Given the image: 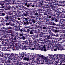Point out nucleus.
Listing matches in <instances>:
<instances>
[{
    "instance_id": "36",
    "label": "nucleus",
    "mask_w": 65,
    "mask_h": 65,
    "mask_svg": "<svg viewBox=\"0 0 65 65\" xmlns=\"http://www.w3.org/2000/svg\"><path fill=\"white\" fill-rule=\"evenodd\" d=\"M18 2V0H13V2L12 3V4H15L17 3Z\"/></svg>"
},
{
    "instance_id": "41",
    "label": "nucleus",
    "mask_w": 65,
    "mask_h": 65,
    "mask_svg": "<svg viewBox=\"0 0 65 65\" xmlns=\"http://www.w3.org/2000/svg\"><path fill=\"white\" fill-rule=\"evenodd\" d=\"M36 33H37L38 35H39L40 34H41L42 33H43L41 32L40 31H35Z\"/></svg>"
},
{
    "instance_id": "52",
    "label": "nucleus",
    "mask_w": 65,
    "mask_h": 65,
    "mask_svg": "<svg viewBox=\"0 0 65 65\" xmlns=\"http://www.w3.org/2000/svg\"><path fill=\"white\" fill-rule=\"evenodd\" d=\"M29 33L31 34H33L34 33V30L33 29L31 30Z\"/></svg>"
},
{
    "instance_id": "19",
    "label": "nucleus",
    "mask_w": 65,
    "mask_h": 65,
    "mask_svg": "<svg viewBox=\"0 0 65 65\" xmlns=\"http://www.w3.org/2000/svg\"><path fill=\"white\" fill-rule=\"evenodd\" d=\"M51 51H57L58 50V48L56 46H53L52 47V48L51 49Z\"/></svg>"
},
{
    "instance_id": "1",
    "label": "nucleus",
    "mask_w": 65,
    "mask_h": 65,
    "mask_svg": "<svg viewBox=\"0 0 65 65\" xmlns=\"http://www.w3.org/2000/svg\"><path fill=\"white\" fill-rule=\"evenodd\" d=\"M12 17L11 16L7 15L4 18L5 20L3 18H2V21H3L5 22H6V23H8L9 22H11L13 19Z\"/></svg>"
},
{
    "instance_id": "9",
    "label": "nucleus",
    "mask_w": 65,
    "mask_h": 65,
    "mask_svg": "<svg viewBox=\"0 0 65 65\" xmlns=\"http://www.w3.org/2000/svg\"><path fill=\"white\" fill-rule=\"evenodd\" d=\"M10 39L11 42H15V40H17V36H14L12 37H11V38H10Z\"/></svg>"
},
{
    "instance_id": "17",
    "label": "nucleus",
    "mask_w": 65,
    "mask_h": 65,
    "mask_svg": "<svg viewBox=\"0 0 65 65\" xmlns=\"http://www.w3.org/2000/svg\"><path fill=\"white\" fill-rule=\"evenodd\" d=\"M53 64L54 65H59V62L58 60H55L53 62Z\"/></svg>"
},
{
    "instance_id": "60",
    "label": "nucleus",
    "mask_w": 65,
    "mask_h": 65,
    "mask_svg": "<svg viewBox=\"0 0 65 65\" xmlns=\"http://www.w3.org/2000/svg\"><path fill=\"white\" fill-rule=\"evenodd\" d=\"M22 6L21 7V6H19V11L20 12V11H22Z\"/></svg>"
},
{
    "instance_id": "23",
    "label": "nucleus",
    "mask_w": 65,
    "mask_h": 65,
    "mask_svg": "<svg viewBox=\"0 0 65 65\" xmlns=\"http://www.w3.org/2000/svg\"><path fill=\"white\" fill-rule=\"evenodd\" d=\"M42 24H41V26H43V27H41V30L42 29H43V30H46V26H45L44 25V23H42Z\"/></svg>"
},
{
    "instance_id": "11",
    "label": "nucleus",
    "mask_w": 65,
    "mask_h": 65,
    "mask_svg": "<svg viewBox=\"0 0 65 65\" xmlns=\"http://www.w3.org/2000/svg\"><path fill=\"white\" fill-rule=\"evenodd\" d=\"M46 24L47 25H52V26H53V25L55 26L56 25L55 22H51L50 21H46Z\"/></svg>"
},
{
    "instance_id": "48",
    "label": "nucleus",
    "mask_w": 65,
    "mask_h": 65,
    "mask_svg": "<svg viewBox=\"0 0 65 65\" xmlns=\"http://www.w3.org/2000/svg\"><path fill=\"white\" fill-rule=\"evenodd\" d=\"M15 59H19L20 58V56H19V55L18 54H15Z\"/></svg>"
},
{
    "instance_id": "54",
    "label": "nucleus",
    "mask_w": 65,
    "mask_h": 65,
    "mask_svg": "<svg viewBox=\"0 0 65 65\" xmlns=\"http://www.w3.org/2000/svg\"><path fill=\"white\" fill-rule=\"evenodd\" d=\"M14 35L13 34V33H12V34H9V38H10V37H12L13 36H14Z\"/></svg>"
},
{
    "instance_id": "15",
    "label": "nucleus",
    "mask_w": 65,
    "mask_h": 65,
    "mask_svg": "<svg viewBox=\"0 0 65 65\" xmlns=\"http://www.w3.org/2000/svg\"><path fill=\"white\" fill-rule=\"evenodd\" d=\"M62 13H61V12H60L59 11H58V12L56 13V14L57 15H58V16H60V18H62L63 17L62 16Z\"/></svg>"
},
{
    "instance_id": "42",
    "label": "nucleus",
    "mask_w": 65,
    "mask_h": 65,
    "mask_svg": "<svg viewBox=\"0 0 65 65\" xmlns=\"http://www.w3.org/2000/svg\"><path fill=\"white\" fill-rule=\"evenodd\" d=\"M11 11H12V12H13L14 11L16 10V9H15V7H14V6H13L12 8H11Z\"/></svg>"
},
{
    "instance_id": "25",
    "label": "nucleus",
    "mask_w": 65,
    "mask_h": 65,
    "mask_svg": "<svg viewBox=\"0 0 65 65\" xmlns=\"http://www.w3.org/2000/svg\"><path fill=\"white\" fill-rule=\"evenodd\" d=\"M37 19L38 20H44V17L43 16H42V18H40L38 15L37 17Z\"/></svg>"
},
{
    "instance_id": "16",
    "label": "nucleus",
    "mask_w": 65,
    "mask_h": 65,
    "mask_svg": "<svg viewBox=\"0 0 65 65\" xmlns=\"http://www.w3.org/2000/svg\"><path fill=\"white\" fill-rule=\"evenodd\" d=\"M54 8H55L54 9V8H52V9L54 10L55 12H58V10L59 11V9H58V6L55 5L54 6Z\"/></svg>"
},
{
    "instance_id": "31",
    "label": "nucleus",
    "mask_w": 65,
    "mask_h": 65,
    "mask_svg": "<svg viewBox=\"0 0 65 65\" xmlns=\"http://www.w3.org/2000/svg\"><path fill=\"white\" fill-rule=\"evenodd\" d=\"M20 45H18V46L17 45L15 46L16 51H18L19 50L20 48H20Z\"/></svg>"
},
{
    "instance_id": "4",
    "label": "nucleus",
    "mask_w": 65,
    "mask_h": 65,
    "mask_svg": "<svg viewBox=\"0 0 65 65\" xmlns=\"http://www.w3.org/2000/svg\"><path fill=\"white\" fill-rule=\"evenodd\" d=\"M31 46V44H26L24 46H23L22 47V50H29L30 48H28L27 47H30Z\"/></svg>"
},
{
    "instance_id": "44",
    "label": "nucleus",
    "mask_w": 65,
    "mask_h": 65,
    "mask_svg": "<svg viewBox=\"0 0 65 65\" xmlns=\"http://www.w3.org/2000/svg\"><path fill=\"white\" fill-rule=\"evenodd\" d=\"M53 35L54 36H55L56 37H59L60 36V35L58 33L54 34Z\"/></svg>"
},
{
    "instance_id": "27",
    "label": "nucleus",
    "mask_w": 65,
    "mask_h": 65,
    "mask_svg": "<svg viewBox=\"0 0 65 65\" xmlns=\"http://www.w3.org/2000/svg\"><path fill=\"white\" fill-rule=\"evenodd\" d=\"M50 14L51 16H53V17H55V12L52 11V10H51V11L50 12Z\"/></svg>"
},
{
    "instance_id": "14",
    "label": "nucleus",
    "mask_w": 65,
    "mask_h": 65,
    "mask_svg": "<svg viewBox=\"0 0 65 65\" xmlns=\"http://www.w3.org/2000/svg\"><path fill=\"white\" fill-rule=\"evenodd\" d=\"M11 8V7L9 5L5 6L4 9L5 10H9Z\"/></svg>"
},
{
    "instance_id": "57",
    "label": "nucleus",
    "mask_w": 65,
    "mask_h": 65,
    "mask_svg": "<svg viewBox=\"0 0 65 65\" xmlns=\"http://www.w3.org/2000/svg\"><path fill=\"white\" fill-rule=\"evenodd\" d=\"M44 34H45V35L44 36V37H45V38H46V37L48 35V33H45Z\"/></svg>"
},
{
    "instance_id": "24",
    "label": "nucleus",
    "mask_w": 65,
    "mask_h": 65,
    "mask_svg": "<svg viewBox=\"0 0 65 65\" xmlns=\"http://www.w3.org/2000/svg\"><path fill=\"white\" fill-rule=\"evenodd\" d=\"M11 48V46H8V47H6V51H9V52H10V49Z\"/></svg>"
},
{
    "instance_id": "64",
    "label": "nucleus",
    "mask_w": 65,
    "mask_h": 65,
    "mask_svg": "<svg viewBox=\"0 0 65 65\" xmlns=\"http://www.w3.org/2000/svg\"><path fill=\"white\" fill-rule=\"evenodd\" d=\"M18 65H24V63L21 62H19Z\"/></svg>"
},
{
    "instance_id": "21",
    "label": "nucleus",
    "mask_w": 65,
    "mask_h": 65,
    "mask_svg": "<svg viewBox=\"0 0 65 65\" xmlns=\"http://www.w3.org/2000/svg\"><path fill=\"white\" fill-rule=\"evenodd\" d=\"M38 4L39 5V6L42 5H43V0H38Z\"/></svg>"
},
{
    "instance_id": "10",
    "label": "nucleus",
    "mask_w": 65,
    "mask_h": 65,
    "mask_svg": "<svg viewBox=\"0 0 65 65\" xmlns=\"http://www.w3.org/2000/svg\"><path fill=\"white\" fill-rule=\"evenodd\" d=\"M51 21H55V22H57L59 21L58 18H57L56 16H53L51 19Z\"/></svg>"
},
{
    "instance_id": "29",
    "label": "nucleus",
    "mask_w": 65,
    "mask_h": 65,
    "mask_svg": "<svg viewBox=\"0 0 65 65\" xmlns=\"http://www.w3.org/2000/svg\"><path fill=\"white\" fill-rule=\"evenodd\" d=\"M0 43H1V44H3L4 45L5 44V46H7V45H6V42H5L4 41H0Z\"/></svg>"
},
{
    "instance_id": "37",
    "label": "nucleus",
    "mask_w": 65,
    "mask_h": 65,
    "mask_svg": "<svg viewBox=\"0 0 65 65\" xmlns=\"http://www.w3.org/2000/svg\"><path fill=\"white\" fill-rule=\"evenodd\" d=\"M44 34V33L42 32L38 35V37H42L43 36V34Z\"/></svg>"
},
{
    "instance_id": "30",
    "label": "nucleus",
    "mask_w": 65,
    "mask_h": 65,
    "mask_svg": "<svg viewBox=\"0 0 65 65\" xmlns=\"http://www.w3.org/2000/svg\"><path fill=\"white\" fill-rule=\"evenodd\" d=\"M14 60H13V61H14V64L15 65V64H17V65H18L19 64V62L17 61H16L15 60L16 59L15 58V59H13Z\"/></svg>"
},
{
    "instance_id": "12",
    "label": "nucleus",
    "mask_w": 65,
    "mask_h": 65,
    "mask_svg": "<svg viewBox=\"0 0 65 65\" xmlns=\"http://www.w3.org/2000/svg\"><path fill=\"white\" fill-rule=\"evenodd\" d=\"M24 12L23 14V16H24V17H27L28 16V12L26 11H25V10L22 11H20V13L21 12Z\"/></svg>"
},
{
    "instance_id": "51",
    "label": "nucleus",
    "mask_w": 65,
    "mask_h": 65,
    "mask_svg": "<svg viewBox=\"0 0 65 65\" xmlns=\"http://www.w3.org/2000/svg\"><path fill=\"white\" fill-rule=\"evenodd\" d=\"M4 57H9V53H5L3 55Z\"/></svg>"
},
{
    "instance_id": "34",
    "label": "nucleus",
    "mask_w": 65,
    "mask_h": 65,
    "mask_svg": "<svg viewBox=\"0 0 65 65\" xmlns=\"http://www.w3.org/2000/svg\"><path fill=\"white\" fill-rule=\"evenodd\" d=\"M13 31L11 29H8L7 31V33H10L11 34H12L13 33Z\"/></svg>"
},
{
    "instance_id": "56",
    "label": "nucleus",
    "mask_w": 65,
    "mask_h": 65,
    "mask_svg": "<svg viewBox=\"0 0 65 65\" xmlns=\"http://www.w3.org/2000/svg\"><path fill=\"white\" fill-rule=\"evenodd\" d=\"M6 47H2V51H6Z\"/></svg>"
},
{
    "instance_id": "61",
    "label": "nucleus",
    "mask_w": 65,
    "mask_h": 65,
    "mask_svg": "<svg viewBox=\"0 0 65 65\" xmlns=\"http://www.w3.org/2000/svg\"><path fill=\"white\" fill-rule=\"evenodd\" d=\"M50 45H52V43H49L48 44H47V46H47V48H50V46H51Z\"/></svg>"
},
{
    "instance_id": "53",
    "label": "nucleus",
    "mask_w": 65,
    "mask_h": 65,
    "mask_svg": "<svg viewBox=\"0 0 65 65\" xmlns=\"http://www.w3.org/2000/svg\"><path fill=\"white\" fill-rule=\"evenodd\" d=\"M51 36L52 37V36H51L50 34H49V35L46 37L47 39H51Z\"/></svg>"
},
{
    "instance_id": "55",
    "label": "nucleus",
    "mask_w": 65,
    "mask_h": 65,
    "mask_svg": "<svg viewBox=\"0 0 65 65\" xmlns=\"http://www.w3.org/2000/svg\"><path fill=\"white\" fill-rule=\"evenodd\" d=\"M59 10L62 11H63L64 10V9H63V8L62 7L59 8Z\"/></svg>"
},
{
    "instance_id": "63",
    "label": "nucleus",
    "mask_w": 65,
    "mask_h": 65,
    "mask_svg": "<svg viewBox=\"0 0 65 65\" xmlns=\"http://www.w3.org/2000/svg\"><path fill=\"white\" fill-rule=\"evenodd\" d=\"M12 50L13 51H16L15 47H13L12 46H11V50Z\"/></svg>"
},
{
    "instance_id": "62",
    "label": "nucleus",
    "mask_w": 65,
    "mask_h": 65,
    "mask_svg": "<svg viewBox=\"0 0 65 65\" xmlns=\"http://www.w3.org/2000/svg\"><path fill=\"white\" fill-rule=\"evenodd\" d=\"M26 38V36H23L21 37V39H23V40H25V38Z\"/></svg>"
},
{
    "instance_id": "5",
    "label": "nucleus",
    "mask_w": 65,
    "mask_h": 65,
    "mask_svg": "<svg viewBox=\"0 0 65 65\" xmlns=\"http://www.w3.org/2000/svg\"><path fill=\"white\" fill-rule=\"evenodd\" d=\"M42 24H43L42 22H37L36 24H34L35 28L36 29H38V28H41V26H40V25L41 26Z\"/></svg>"
},
{
    "instance_id": "6",
    "label": "nucleus",
    "mask_w": 65,
    "mask_h": 65,
    "mask_svg": "<svg viewBox=\"0 0 65 65\" xmlns=\"http://www.w3.org/2000/svg\"><path fill=\"white\" fill-rule=\"evenodd\" d=\"M45 45H41L40 47L39 48V50H40V51H44V52H46L47 50H46V48H45Z\"/></svg>"
},
{
    "instance_id": "45",
    "label": "nucleus",
    "mask_w": 65,
    "mask_h": 65,
    "mask_svg": "<svg viewBox=\"0 0 65 65\" xmlns=\"http://www.w3.org/2000/svg\"><path fill=\"white\" fill-rule=\"evenodd\" d=\"M30 58L29 57H25L23 58V60L25 61H28L29 60Z\"/></svg>"
},
{
    "instance_id": "18",
    "label": "nucleus",
    "mask_w": 65,
    "mask_h": 65,
    "mask_svg": "<svg viewBox=\"0 0 65 65\" xmlns=\"http://www.w3.org/2000/svg\"><path fill=\"white\" fill-rule=\"evenodd\" d=\"M19 57H20L21 58H23V57H24L25 55V52H24L23 53L20 54L19 53Z\"/></svg>"
},
{
    "instance_id": "43",
    "label": "nucleus",
    "mask_w": 65,
    "mask_h": 65,
    "mask_svg": "<svg viewBox=\"0 0 65 65\" xmlns=\"http://www.w3.org/2000/svg\"><path fill=\"white\" fill-rule=\"evenodd\" d=\"M11 62V60H10V59H9L8 60H6V63L7 64V63H10Z\"/></svg>"
},
{
    "instance_id": "35",
    "label": "nucleus",
    "mask_w": 65,
    "mask_h": 65,
    "mask_svg": "<svg viewBox=\"0 0 65 65\" xmlns=\"http://www.w3.org/2000/svg\"><path fill=\"white\" fill-rule=\"evenodd\" d=\"M32 20H35V19H36V18L34 16H33L32 15L29 17Z\"/></svg>"
},
{
    "instance_id": "22",
    "label": "nucleus",
    "mask_w": 65,
    "mask_h": 65,
    "mask_svg": "<svg viewBox=\"0 0 65 65\" xmlns=\"http://www.w3.org/2000/svg\"><path fill=\"white\" fill-rule=\"evenodd\" d=\"M8 37V36H5V35L3 36L2 37H1V38H0V40H5V38H7Z\"/></svg>"
},
{
    "instance_id": "8",
    "label": "nucleus",
    "mask_w": 65,
    "mask_h": 65,
    "mask_svg": "<svg viewBox=\"0 0 65 65\" xmlns=\"http://www.w3.org/2000/svg\"><path fill=\"white\" fill-rule=\"evenodd\" d=\"M15 54L13 53L9 54V57H11L12 59H13V60H15Z\"/></svg>"
},
{
    "instance_id": "33",
    "label": "nucleus",
    "mask_w": 65,
    "mask_h": 65,
    "mask_svg": "<svg viewBox=\"0 0 65 65\" xmlns=\"http://www.w3.org/2000/svg\"><path fill=\"white\" fill-rule=\"evenodd\" d=\"M18 5L16 6H14V7H15V9H16V10H18V9L17 8H19L20 7V6H21L22 5H19V4H18Z\"/></svg>"
},
{
    "instance_id": "32",
    "label": "nucleus",
    "mask_w": 65,
    "mask_h": 65,
    "mask_svg": "<svg viewBox=\"0 0 65 65\" xmlns=\"http://www.w3.org/2000/svg\"><path fill=\"white\" fill-rule=\"evenodd\" d=\"M4 31V29L1 28L0 29V35H1L2 34H3V31Z\"/></svg>"
},
{
    "instance_id": "7",
    "label": "nucleus",
    "mask_w": 65,
    "mask_h": 65,
    "mask_svg": "<svg viewBox=\"0 0 65 65\" xmlns=\"http://www.w3.org/2000/svg\"><path fill=\"white\" fill-rule=\"evenodd\" d=\"M55 25H53V26H52V29L53 30V31H54L56 30H57V29H58V26H60V25H59V24H56L55 23Z\"/></svg>"
},
{
    "instance_id": "49",
    "label": "nucleus",
    "mask_w": 65,
    "mask_h": 65,
    "mask_svg": "<svg viewBox=\"0 0 65 65\" xmlns=\"http://www.w3.org/2000/svg\"><path fill=\"white\" fill-rule=\"evenodd\" d=\"M6 13H7V12H6L5 11L4 13H2V14L0 15H1V16H4L5 15Z\"/></svg>"
},
{
    "instance_id": "38",
    "label": "nucleus",
    "mask_w": 65,
    "mask_h": 65,
    "mask_svg": "<svg viewBox=\"0 0 65 65\" xmlns=\"http://www.w3.org/2000/svg\"><path fill=\"white\" fill-rule=\"evenodd\" d=\"M61 37H62L61 38H62V39H64V38L65 37V35L64 34H61Z\"/></svg>"
},
{
    "instance_id": "13",
    "label": "nucleus",
    "mask_w": 65,
    "mask_h": 65,
    "mask_svg": "<svg viewBox=\"0 0 65 65\" xmlns=\"http://www.w3.org/2000/svg\"><path fill=\"white\" fill-rule=\"evenodd\" d=\"M39 56L41 58L42 60H45V61L46 62H48V60L47 59L46 57H44V56L43 55H39Z\"/></svg>"
},
{
    "instance_id": "26",
    "label": "nucleus",
    "mask_w": 65,
    "mask_h": 65,
    "mask_svg": "<svg viewBox=\"0 0 65 65\" xmlns=\"http://www.w3.org/2000/svg\"><path fill=\"white\" fill-rule=\"evenodd\" d=\"M25 30V28H22L21 29L20 28H18V30L19 31H20V32H24Z\"/></svg>"
},
{
    "instance_id": "59",
    "label": "nucleus",
    "mask_w": 65,
    "mask_h": 65,
    "mask_svg": "<svg viewBox=\"0 0 65 65\" xmlns=\"http://www.w3.org/2000/svg\"><path fill=\"white\" fill-rule=\"evenodd\" d=\"M19 36H22H22H23L24 35V33H20L19 34Z\"/></svg>"
},
{
    "instance_id": "20",
    "label": "nucleus",
    "mask_w": 65,
    "mask_h": 65,
    "mask_svg": "<svg viewBox=\"0 0 65 65\" xmlns=\"http://www.w3.org/2000/svg\"><path fill=\"white\" fill-rule=\"evenodd\" d=\"M23 22V25L24 26H28L30 24V23L28 21H24Z\"/></svg>"
},
{
    "instance_id": "3",
    "label": "nucleus",
    "mask_w": 65,
    "mask_h": 65,
    "mask_svg": "<svg viewBox=\"0 0 65 65\" xmlns=\"http://www.w3.org/2000/svg\"><path fill=\"white\" fill-rule=\"evenodd\" d=\"M36 44L35 46V45L34 44H32L31 45V46L30 47V49L31 50H39V48L40 47V46H38V45H36Z\"/></svg>"
},
{
    "instance_id": "46",
    "label": "nucleus",
    "mask_w": 65,
    "mask_h": 65,
    "mask_svg": "<svg viewBox=\"0 0 65 65\" xmlns=\"http://www.w3.org/2000/svg\"><path fill=\"white\" fill-rule=\"evenodd\" d=\"M13 12L12 11H11V10L10 11H9L8 12V15H12L13 14Z\"/></svg>"
},
{
    "instance_id": "50",
    "label": "nucleus",
    "mask_w": 65,
    "mask_h": 65,
    "mask_svg": "<svg viewBox=\"0 0 65 65\" xmlns=\"http://www.w3.org/2000/svg\"><path fill=\"white\" fill-rule=\"evenodd\" d=\"M9 24L10 26H14V23H12L11 22L9 21Z\"/></svg>"
},
{
    "instance_id": "39",
    "label": "nucleus",
    "mask_w": 65,
    "mask_h": 65,
    "mask_svg": "<svg viewBox=\"0 0 65 65\" xmlns=\"http://www.w3.org/2000/svg\"><path fill=\"white\" fill-rule=\"evenodd\" d=\"M34 5L35 7H40V6H39V5L38 4V3L37 4L36 3H34Z\"/></svg>"
},
{
    "instance_id": "47",
    "label": "nucleus",
    "mask_w": 65,
    "mask_h": 65,
    "mask_svg": "<svg viewBox=\"0 0 65 65\" xmlns=\"http://www.w3.org/2000/svg\"><path fill=\"white\" fill-rule=\"evenodd\" d=\"M33 36L34 38H37V37H38V35H37V34H34L33 35Z\"/></svg>"
},
{
    "instance_id": "40",
    "label": "nucleus",
    "mask_w": 65,
    "mask_h": 65,
    "mask_svg": "<svg viewBox=\"0 0 65 65\" xmlns=\"http://www.w3.org/2000/svg\"><path fill=\"white\" fill-rule=\"evenodd\" d=\"M48 29L50 31H52V28L53 27L51 26H49L47 27Z\"/></svg>"
},
{
    "instance_id": "58",
    "label": "nucleus",
    "mask_w": 65,
    "mask_h": 65,
    "mask_svg": "<svg viewBox=\"0 0 65 65\" xmlns=\"http://www.w3.org/2000/svg\"><path fill=\"white\" fill-rule=\"evenodd\" d=\"M50 11V12L51 11H52V10H50V9H47L46 10V13H47Z\"/></svg>"
},
{
    "instance_id": "2",
    "label": "nucleus",
    "mask_w": 65,
    "mask_h": 65,
    "mask_svg": "<svg viewBox=\"0 0 65 65\" xmlns=\"http://www.w3.org/2000/svg\"><path fill=\"white\" fill-rule=\"evenodd\" d=\"M40 9H36V8H34L33 9H31L30 10V12L32 13H35L34 14L36 16V15H38V13L37 12L38 11H39L40 12ZM36 12V13H35Z\"/></svg>"
},
{
    "instance_id": "28",
    "label": "nucleus",
    "mask_w": 65,
    "mask_h": 65,
    "mask_svg": "<svg viewBox=\"0 0 65 65\" xmlns=\"http://www.w3.org/2000/svg\"><path fill=\"white\" fill-rule=\"evenodd\" d=\"M44 20H45V21H51V18H46V17H44Z\"/></svg>"
}]
</instances>
